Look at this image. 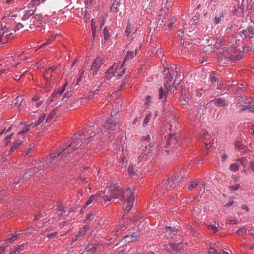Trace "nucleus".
<instances>
[{"mask_svg":"<svg viewBox=\"0 0 254 254\" xmlns=\"http://www.w3.org/2000/svg\"><path fill=\"white\" fill-rule=\"evenodd\" d=\"M67 85V83L66 82L65 83V84H63L62 86V89L60 91H55L54 92H53L52 95L46 100V103L47 105H49L51 103L55 101L58 102L59 101H62V100H63L65 98V96L62 97V95L65 90Z\"/></svg>","mask_w":254,"mask_h":254,"instance_id":"obj_10","label":"nucleus"},{"mask_svg":"<svg viewBox=\"0 0 254 254\" xmlns=\"http://www.w3.org/2000/svg\"><path fill=\"white\" fill-rule=\"evenodd\" d=\"M103 33L104 34V40L105 41L108 40L110 37V34L107 27L104 28Z\"/></svg>","mask_w":254,"mask_h":254,"instance_id":"obj_54","label":"nucleus"},{"mask_svg":"<svg viewBox=\"0 0 254 254\" xmlns=\"http://www.w3.org/2000/svg\"><path fill=\"white\" fill-rule=\"evenodd\" d=\"M233 15L239 16H243V9L241 7L238 6L237 8H235L233 12Z\"/></svg>","mask_w":254,"mask_h":254,"instance_id":"obj_47","label":"nucleus"},{"mask_svg":"<svg viewBox=\"0 0 254 254\" xmlns=\"http://www.w3.org/2000/svg\"><path fill=\"white\" fill-rule=\"evenodd\" d=\"M165 247L168 252L172 253H181L187 247V245L185 243H179L178 244L171 243L165 245Z\"/></svg>","mask_w":254,"mask_h":254,"instance_id":"obj_11","label":"nucleus"},{"mask_svg":"<svg viewBox=\"0 0 254 254\" xmlns=\"http://www.w3.org/2000/svg\"><path fill=\"white\" fill-rule=\"evenodd\" d=\"M238 221L237 219H232V220H230V219H227L226 221V223H227V224H237L238 223Z\"/></svg>","mask_w":254,"mask_h":254,"instance_id":"obj_62","label":"nucleus"},{"mask_svg":"<svg viewBox=\"0 0 254 254\" xmlns=\"http://www.w3.org/2000/svg\"><path fill=\"white\" fill-rule=\"evenodd\" d=\"M46 115L45 113H42L39 117L38 121L33 125V127L40 125L45 119Z\"/></svg>","mask_w":254,"mask_h":254,"instance_id":"obj_49","label":"nucleus"},{"mask_svg":"<svg viewBox=\"0 0 254 254\" xmlns=\"http://www.w3.org/2000/svg\"><path fill=\"white\" fill-rule=\"evenodd\" d=\"M97 249V244H89L86 248L85 249L84 251L80 253V254H83L85 252H91L93 253L96 251Z\"/></svg>","mask_w":254,"mask_h":254,"instance_id":"obj_35","label":"nucleus"},{"mask_svg":"<svg viewBox=\"0 0 254 254\" xmlns=\"http://www.w3.org/2000/svg\"><path fill=\"white\" fill-rule=\"evenodd\" d=\"M242 55H231L229 56V59L232 61H238L242 59Z\"/></svg>","mask_w":254,"mask_h":254,"instance_id":"obj_59","label":"nucleus"},{"mask_svg":"<svg viewBox=\"0 0 254 254\" xmlns=\"http://www.w3.org/2000/svg\"><path fill=\"white\" fill-rule=\"evenodd\" d=\"M10 73L8 74V75L11 76V77L15 80V81H18L21 78V77L27 72V70H24L22 74L21 73V71H20L18 70L15 71H10Z\"/></svg>","mask_w":254,"mask_h":254,"instance_id":"obj_26","label":"nucleus"},{"mask_svg":"<svg viewBox=\"0 0 254 254\" xmlns=\"http://www.w3.org/2000/svg\"><path fill=\"white\" fill-rule=\"evenodd\" d=\"M236 148L240 150H245V147L243 145L241 141L237 140L236 141L235 144Z\"/></svg>","mask_w":254,"mask_h":254,"instance_id":"obj_51","label":"nucleus"},{"mask_svg":"<svg viewBox=\"0 0 254 254\" xmlns=\"http://www.w3.org/2000/svg\"><path fill=\"white\" fill-rule=\"evenodd\" d=\"M90 229V225L87 224L85 225L83 227L80 228L78 233L72 238V242H75L77 241L80 238L85 235L87 232Z\"/></svg>","mask_w":254,"mask_h":254,"instance_id":"obj_21","label":"nucleus"},{"mask_svg":"<svg viewBox=\"0 0 254 254\" xmlns=\"http://www.w3.org/2000/svg\"><path fill=\"white\" fill-rule=\"evenodd\" d=\"M23 101L22 96H18L13 101V104L19 107Z\"/></svg>","mask_w":254,"mask_h":254,"instance_id":"obj_46","label":"nucleus"},{"mask_svg":"<svg viewBox=\"0 0 254 254\" xmlns=\"http://www.w3.org/2000/svg\"><path fill=\"white\" fill-rule=\"evenodd\" d=\"M254 28L251 27H248L246 29L241 32V36L246 39H251L254 37Z\"/></svg>","mask_w":254,"mask_h":254,"instance_id":"obj_23","label":"nucleus"},{"mask_svg":"<svg viewBox=\"0 0 254 254\" xmlns=\"http://www.w3.org/2000/svg\"><path fill=\"white\" fill-rule=\"evenodd\" d=\"M163 112L166 111V113H168V116L170 115V108L169 107V103L167 101H165L163 104Z\"/></svg>","mask_w":254,"mask_h":254,"instance_id":"obj_50","label":"nucleus"},{"mask_svg":"<svg viewBox=\"0 0 254 254\" xmlns=\"http://www.w3.org/2000/svg\"><path fill=\"white\" fill-rule=\"evenodd\" d=\"M129 225V220L126 218H122L118 222V224L115 227L113 230L114 235H117L120 231H123L127 228Z\"/></svg>","mask_w":254,"mask_h":254,"instance_id":"obj_16","label":"nucleus"},{"mask_svg":"<svg viewBox=\"0 0 254 254\" xmlns=\"http://www.w3.org/2000/svg\"><path fill=\"white\" fill-rule=\"evenodd\" d=\"M26 244H22L16 246H14L13 249L10 251L9 254H17L23 251L25 249Z\"/></svg>","mask_w":254,"mask_h":254,"instance_id":"obj_32","label":"nucleus"},{"mask_svg":"<svg viewBox=\"0 0 254 254\" xmlns=\"http://www.w3.org/2000/svg\"><path fill=\"white\" fill-rule=\"evenodd\" d=\"M17 239H18L17 238L16 236H15V234H9L7 236L5 241H6L7 243H12Z\"/></svg>","mask_w":254,"mask_h":254,"instance_id":"obj_48","label":"nucleus"},{"mask_svg":"<svg viewBox=\"0 0 254 254\" xmlns=\"http://www.w3.org/2000/svg\"><path fill=\"white\" fill-rule=\"evenodd\" d=\"M209 254H220V251L218 252L217 250L213 247H209L208 250Z\"/></svg>","mask_w":254,"mask_h":254,"instance_id":"obj_57","label":"nucleus"},{"mask_svg":"<svg viewBox=\"0 0 254 254\" xmlns=\"http://www.w3.org/2000/svg\"><path fill=\"white\" fill-rule=\"evenodd\" d=\"M35 10H25L21 19L25 22L26 27L41 31L44 29L43 15L41 14H35Z\"/></svg>","mask_w":254,"mask_h":254,"instance_id":"obj_2","label":"nucleus"},{"mask_svg":"<svg viewBox=\"0 0 254 254\" xmlns=\"http://www.w3.org/2000/svg\"><path fill=\"white\" fill-rule=\"evenodd\" d=\"M248 110L250 112H252V113H254V108L251 107H248V106H246V107H245L243 108H242L240 111V112H242L244 110Z\"/></svg>","mask_w":254,"mask_h":254,"instance_id":"obj_61","label":"nucleus"},{"mask_svg":"<svg viewBox=\"0 0 254 254\" xmlns=\"http://www.w3.org/2000/svg\"><path fill=\"white\" fill-rule=\"evenodd\" d=\"M218 227L219 224L214 222V224H210L208 226V228L213 233H216L219 231Z\"/></svg>","mask_w":254,"mask_h":254,"instance_id":"obj_41","label":"nucleus"},{"mask_svg":"<svg viewBox=\"0 0 254 254\" xmlns=\"http://www.w3.org/2000/svg\"><path fill=\"white\" fill-rule=\"evenodd\" d=\"M56 35L53 34L52 35L51 37L49 38V39L46 42L44 43L42 45V46H44L50 44L52 42V41H53V40L56 38Z\"/></svg>","mask_w":254,"mask_h":254,"instance_id":"obj_55","label":"nucleus"},{"mask_svg":"<svg viewBox=\"0 0 254 254\" xmlns=\"http://www.w3.org/2000/svg\"><path fill=\"white\" fill-rule=\"evenodd\" d=\"M33 124L32 123L28 122L25 125L23 129L20 132H18V134H24L27 132L30 129V126Z\"/></svg>","mask_w":254,"mask_h":254,"instance_id":"obj_42","label":"nucleus"},{"mask_svg":"<svg viewBox=\"0 0 254 254\" xmlns=\"http://www.w3.org/2000/svg\"><path fill=\"white\" fill-rule=\"evenodd\" d=\"M163 74L165 76V93L163 88H160V99H161L164 95L171 94L174 92L176 90V86L174 85V78L177 76L176 67L174 65L170 67H165Z\"/></svg>","mask_w":254,"mask_h":254,"instance_id":"obj_3","label":"nucleus"},{"mask_svg":"<svg viewBox=\"0 0 254 254\" xmlns=\"http://www.w3.org/2000/svg\"><path fill=\"white\" fill-rule=\"evenodd\" d=\"M169 134L170 136L167 140L166 147L169 148L170 152H176L177 154L182 150L181 138L176 134L172 135L171 132H169Z\"/></svg>","mask_w":254,"mask_h":254,"instance_id":"obj_8","label":"nucleus"},{"mask_svg":"<svg viewBox=\"0 0 254 254\" xmlns=\"http://www.w3.org/2000/svg\"><path fill=\"white\" fill-rule=\"evenodd\" d=\"M132 27L131 25L128 22L125 34L127 37H128L130 33L131 32Z\"/></svg>","mask_w":254,"mask_h":254,"instance_id":"obj_52","label":"nucleus"},{"mask_svg":"<svg viewBox=\"0 0 254 254\" xmlns=\"http://www.w3.org/2000/svg\"><path fill=\"white\" fill-rule=\"evenodd\" d=\"M17 19H19V16L14 12L10 13L6 18L7 22L12 24L16 31L25 26V22L23 23L18 22Z\"/></svg>","mask_w":254,"mask_h":254,"instance_id":"obj_13","label":"nucleus"},{"mask_svg":"<svg viewBox=\"0 0 254 254\" xmlns=\"http://www.w3.org/2000/svg\"><path fill=\"white\" fill-rule=\"evenodd\" d=\"M132 189L133 188H127L125 189L122 187L118 186L116 184H112L110 189L112 200L116 199L122 200V199H125L129 191L130 192V190H132Z\"/></svg>","mask_w":254,"mask_h":254,"instance_id":"obj_7","label":"nucleus"},{"mask_svg":"<svg viewBox=\"0 0 254 254\" xmlns=\"http://www.w3.org/2000/svg\"><path fill=\"white\" fill-rule=\"evenodd\" d=\"M125 70L126 69L124 68L117 75V78L118 79H120L122 76L125 73Z\"/></svg>","mask_w":254,"mask_h":254,"instance_id":"obj_64","label":"nucleus"},{"mask_svg":"<svg viewBox=\"0 0 254 254\" xmlns=\"http://www.w3.org/2000/svg\"><path fill=\"white\" fill-rule=\"evenodd\" d=\"M196 94V96L200 97L203 95V91L202 88L200 89H195L194 91H193V88L192 86L191 88L189 87L188 89V91H186L185 89H182L181 95L182 97L183 98V100H181L180 101L182 102L183 104H185L186 102H188V101L191 98L193 95L194 94V93Z\"/></svg>","mask_w":254,"mask_h":254,"instance_id":"obj_9","label":"nucleus"},{"mask_svg":"<svg viewBox=\"0 0 254 254\" xmlns=\"http://www.w3.org/2000/svg\"><path fill=\"white\" fill-rule=\"evenodd\" d=\"M170 5V3L166 1V2L164 4V7H162L161 12V14H160V19L162 18L161 16H162L163 19H165V16L167 14V12L169 9V7Z\"/></svg>","mask_w":254,"mask_h":254,"instance_id":"obj_34","label":"nucleus"},{"mask_svg":"<svg viewBox=\"0 0 254 254\" xmlns=\"http://www.w3.org/2000/svg\"><path fill=\"white\" fill-rule=\"evenodd\" d=\"M135 193V189H132V190L129 191L128 194L126 196L125 199H122L125 200L124 204L125 211L127 212H129L133 207L134 201V194Z\"/></svg>","mask_w":254,"mask_h":254,"instance_id":"obj_12","label":"nucleus"},{"mask_svg":"<svg viewBox=\"0 0 254 254\" xmlns=\"http://www.w3.org/2000/svg\"><path fill=\"white\" fill-rule=\"evenodd\" d=\"M57 66H52L45 70L43 73V77L46 80V84L48 85L50 82V79L53 76V73L55 72L57 69Z\"/></svg>","mask_w":254,"mask_h":254,"instance_id":"obj_20","label":"nucleus"},{"mask_svg":"<svg viewBox=\"0 0 254 254\" xmlns=\"http://www.w3.org/2000/svg\"><path fill=\"white\" fill-rule=\"evenodd\" d=\"M184 175V171L180 170L171 175L166 176L161 183V187L166 190H170L174 188L183 178Z\"/></svg>","mask_w":254,"mask_h":254,"instance_id":"obj_6","label":"nucleus"},{"mask_svg":"<svg viewBox=\"0 0 254 254\" xmlns=\"http://www.w3.org/2000/svg\"><path fill=\"white\" fill-rule=\"evenodd\" d=\"M100 133L98 126L96 124L88 126L84 129L81 134H75L72 137V142L74 140V136H76V144L79 143V145H77V147L74 149H76L78 147L81 146V144L86 141H88L87 143H89V139H91L97 134Z\"/></svg>","mask_w":254,"mask_h":254,"instance_id":"obj_5","label":"nucleus"},{"mask_svg":"<svg viewBox=\"0 0 254 254\" xmlns=\"http://www.w3.org/2000/svg\"><path fill=\"white\" fill-rule=\"evenodd\" d=\"M100 133L98 126L96 124L88 126L84 129L81 134H75L72 137V142L74 140V136H76V144L79 143V145H77V147L74 149H76L78 147L81 146V144L86 141H88L87 143H89V139H91L97 134Z\"/></svg>","mask_w":254,"mask_h":254,"instance_id":"obj_4","label":"nucleus"},{"mask_svg":"<svg viewBox=\"0 0 254 254\" xmlns=\"http://www.w3.org/2000/svg\"><path fill=\"white\" fill-rule=\"evenodd\" d=\"M28 229L25 230H21V231H19L16 232L15 233V236H16V237H17V239H18V238H19L20 237V236L24 233H23L24 232H25V234L26 235H29L30 233H29L28 232Z\"/></svg>","mask_w":254,"mask_h":254,"instance_id":"obj_53","label":"nucleus"},{"mask_svg":"<svg viewBox=\"0 0 254 254\" xmlns=\"http://www.w3.org/2000/svg\"><path fill=\"white\" fill-rule=\"evenodd\" d=\"M173 120V118L172 117H169L167 119L165 120L164 123V127H162L163 130L166 131L167 130H169V132L172 127V124H171V121Z\"/></svg>","mask_w":254,"mask_h":254,"instance_id":"obj_28","label":"nucleus"},{"mask_svg":"<svg viewBox=\"0 0 254 254\" xmlns=\"http://www.w3.org/2000/svg\"><path fill=\"white\" fill-rule=\"evenodd\" d=\"M10 22H8L7 24H5L3 27L2 24L1 25V28H4V30L5 33H8V34H10L12 36L15 32L16 30L13 27L12 24Z\"/></svg>","mask_w":254,"mask_h":254,"instance_id":"obj_27","label":"nucleus"},{"mask_svg":"<svg viewBox=\"0 0 254 254\" xmlns=\"http://www.w3.org/2000/svg\"><path fill=\"white\" fill-rule=\"evenodd\" d=\"M150 140V135H147V136H143L141 141L142 142V144H144L145 145V148H147V146H146V142H149Z\"/></svg>","mask_w":254,"mask_h":254,"instance_id":"obj_56","label":"nucleus"},{"mask_svg":"<svg viewBox=\"0 0 254 254\" xmlns=\"http://www.w3.org/2000/svg\"><path fill=\"white\" fill-rule=\"evenodd\" d=\"M4 28H1L0 33L1 34V36H2L3 39L4 40L3 42L6 43L12 38V36H11L10 34H8V33H5V31H4Z\"/></svg>","mask_w":254,"mask_h":254,"instance_id":"obj_39","label":"nucleus"},{"mask_svg":"<svg viewBox=\"0 0 254 254\" xmlns=\"http://www.w3.org/2000/svg\"><path fill=\"white\" fill-rule=\"evenodd\" d=\"M152 115L151 113H149L146 115L145 117L144 122H143V126H146L148 123L150 121Z\"/></svg>","mask_w":254,"mask_h":254,"instance_id":"obj_58","label":"nucleus"},{"mask_svg":"<svg viewBox=\"0 0 254 254\" xmlns=\"http://www.w3.org/2000/svg\"><path fill=\"white\" fill-rule=\"evenodd\" d=\"M96 201H99L98 196L97 195H92L86 202L84 207H87L92 204H94Z\"/></svg>","mask_w":254,"mask_h":254,"instance_id":"obj_31","label":"nucleus"},{"mask_svg":"<svg viewBox=\"0 0 254 254\" xmlns=\"http://www.w3.org/2000/svg\"><path fill=\"white\" fill-rule=\"evenodd\" d=\"M139 235L136 232H129L127 235L123 237L122 240L126 242H133L137 239Z\"/></svg>","mask_w":254,"mask_h":254,"instance_id":"obj_24","label":"nucleus"},{"mask_svg":"<svg viewBox=\"0 0 254 254\" xmlns=\"http://www.w3.org/2000/svg\"><path fill=\"white\" fill-rule=\"evenodd\" d=\"M11 128H12V126H10L6 130L4 129L3 131H2L1 132H0V136L3 134V133H7L9 132H10L11 130Z\"/></svg>","mask_w":254,"mask_h":254,"instance_id":"obj_63","label":"nucleus"},{"mask_svg":"<svg viewBox=\"0 0 254 254\" xmlns=\"http://www.w3.org/2000/svg\"><path fill=\"white\" fill-rule=\"evenodd\" d=\"M137 170L135 169V166L133 164H130L128 168V173L130 177H133L137 175Z\"/></svg>","mask_w":254,"mask_h":254,"instance_id":"obj_38","label":"nucleus"},{"mask_svg":"<svg viewBox=\"0 0 254 254\" xmlns=\"http://www.w3.org/2000/svg\"><path fill=\"white\" fill-rule=\"evenodd\" d=\"M148 224L147 222L145 221L144 220H140L139 221H136L134 224V226H136L135 229L137 230V234L139 232H142L145 231L146 228L148 227Z\"/></svg>","mask_w":254,"mask_h":254,"instance_id":"obj_22","label":"nucleus"},{"mask_svg":"<svg viewBox=\"0 0 254 254\" xmlns=\"http://www.w3.org/2000/svg\"><path fill=\"white\" fill-rule=\"evenodd\" d=\"M240 186V184L237 183L234 185L230 186L229 189L235 191L239 189Z\"/></svg>","mask_w":254,"mask_h":254,"instance_id":"obj_60","label":"nucleus"},{"mask_svg":"<svg viewBox=\"0 0 254 254\" xmlns=\"http://www.w3.org/2000/svg\"><path fill=\"white\" fill-rule=\"evenodd\" d=\"M225 40L223 38L217 39V40L215 41L214 44L213 45V48L214 49H218L221 46L224 45L225 44Z\"/></svg>","mask_w":254,"mask_h":254,"instance_id":"obj_36","label":"nucleus"},{"mask_svg":"<svg viewBox=\"0 0 254 254\" xmlns=\"http://www.w3.org/2000/svg\"><path fill=\"white\" fill-rule=\"evenodd\" d=\"M45 1V0H31L30 2L28 4L24 3L25 5H27V6L29 8H35L36 10V8L38 6L41 2H43Z\"/></svg>","mask_w":254,"mask_h":254,"instance_id":"obj_30","label":"nucleus"},{"mask_svg":"<svg viewBox=\"0 0 254 254\" xmlns=\"http://www.w3.org/2000/svg\"><path fill=\"white\" fill-rule=\"evenodd\" d=\"M244 161V159L241 158L237 160V163L232 164L229 167L230 170L233 172H236L239 170V166L242 165V161Z\"/></svg>","mask_w":254,"mask_h":254,"instance_id":"obj_33","label":"nucleus"},{"mask_svg":"<svg viewBox=\"0 0 254 254\" xmlns=\"http://www.w3.org/2000/svg\"><path fill=\"white\" fill-rule=\"evenodd\" d=\"M226 12L225 11H223L221 12V13L219 15V16H217L215 17L214 20V24H218L221 22V18L224 17L225 15H226Z\"/></svg>","mask_w":254,"mask_h":254,"instance_id":"obj_44","label":"nucleus"},{"mask_svg":"<svg viewBox=\"0 0 254 254\" xmlns=\"http://www.w3.org/2000/svg\"><path fill=\"white\" fill-rule=\"evenodd\" d=\"M102 64V59L100 58H97L93 62L91 70L92 71V74L93 76L97 75Z\"/></svg>","mask_w":254,"mask_h":254,"instance_id":"obj_19","label":"nucleus"},{"mask_svg":"<svg viewBox=\"0 0 254 254\" xmlns=\"http://www.w3.org/2000/svg\"><path fill=\"white\" fill-rule=\"evenodd\" d=\"M216 106L219 107H224L226 105V101L221 98H216L211 101Z\"/></svg>","mask_w":254,"mask_h":254,"instance_id":"obj_37","label":"nucleus"},{"mask_svg":"<svg viewBox=\"0 0 254 254\" xmlns=\"http://www.w3.org/2000/svg\"><path fill=\"white\" fill-rule=\"evenodd\" d=\"M120 5V2L118 1H115L112 4L110 8L111 11L117 13L119 11L118 7Z\"/></svg>","mask_w":254,"mask_h":254,"instance_id":"obj_40","label":"nucleus"},{"mask_svg":"<svg viewBox=\"0 0 254 254\" xmlns=\"http://www.w3.org/2000/svg\"><path fill=\"white\" fill-rule=\"evenodd\" d=\"M23 142L21 141H16L14 142L10 149V152L11 153L15 151L17 148H18L22 144Z\"/></svg>","mask_w":254,"mask_h":254,"instance_id":"obj_43","label":"nucleus"},{"mask_svg":"<svg viewBox=\"0 0 254 254\" xmlns=\"http://www.w3.org/2000/svg\"><path fill=\"white\" fill-rule=\"evenodd\" d=\"M111 191L109 190H108L106 191L105 189L103 190H101L98 195L99 199V202L102 203L103 201H104L105 203L107 202L110 201L112 200L111 195H110Z\"/></svg>","mask_w":254,"mask_h":254,"instance_id":"obj_18","label":"nucleus"},{"mask_svg":"<svg viewBox=\"0 0 254 254\" xmlns=\"http://www.w3.org/2000/svg\"><path fill=\"white\" fill-rule=\"evenodd\" d=\"M200 137L203 140L207 148H209L214 143V139L205 130H202L199 134Z\"/></svg>","mask_w":254,"mask_h":254,"instance_id":"obj_17","label":"nucleus"},{"mask_svg":"<svg viewBox=\"0 0 254 254\" xmlns=\"http://www.w3.org/2000/svg\"><path fill=\"white\" fill-rule=\"evenodd\" d=\"M117 70V67L114 68V64L111 66L105 72L104 76L101 79V85L106 84L109 85L110 84L111 79L115 76V73Z\"/></svg>","mask_w":254,"mask_h":254,"instance_id":"obj_14","label":"nucleus"},{"mask_svg":"<svg viewBox=\"0 0 254 254\" xmlns=\"http://www.w3.org/2000/svg\"><path fill=\"white\" fill-rule=\"evenodd\" d=\"M138 51V48L135 50V51H129L127 52L125 57L124 58L123 61L121 64L120 69H121L124 66V64L127 61L132 59L136 54Z\"/></svg>","mask_w":254,"mask_h":254,"instance_id":"obj_25","label":"nucleus"},{"mask_svg":"<svg viewBox=\"0 0 254 254\" xmlns=\"http://www.w3.org/2000/svg\"><path fill=\"white\" fill-rule=\"evenodd\" d=\"M76 136L74 138L72 143L68 145L63 144L58 147L56 152L51 154L47 156L46 158H43L40 161L39 167L40 170H44L47 168H54L57 166L60 162L61 158H64L67 157L68 155L73 151L79 143L76 144Z\"/></svg>","mask_w":254,"mask_h":254,"instance_id":"obj_1","label":"nucleus"},{"mask_svg":"<svg viewBox=\"0 0 254 254\" xmlns=\"http://www.w3.org/2000/svg\"><path fill=\"white\" fill-rule=\"evenodd\" d=\"M54 211H57L60 212V214H57V216L55 217L56 219L58 220L60 219L62 214L65 212V210L64 207H63L61 204H59L58 205L55 206L53 207Z\"/></svg>","mask_w":254,"mask_h":254,"instance_id":"obj_29","label":"nucleus"},{"mask_svg":"<svg viewBox=\"0 0 254 254\" xmlns=\"http://www.w3.org/2000/svg\"><path fill=\"white\" fill-rule=\"evenodd\" d=\"M117 125V121L116 118L114 117L113 113H111L110 118H109L105 123L104 125V128L106 129V131L108 133H111L112 131L116 130Z\"/></svg>","mask_w":254,"mask_h":254,"instance_id":"obj_15","label":"nucleus"},{"mask_svg":"<svg viewBox=\"0 0 254 254\" xmlns=\"http://www.w3.org/2000/svg\"><path fill=\"white\" fill-rule=\"evenodd\" d=\"M198 181L197 179H195L189 182L188 186V189L192 190L194 189L198 185Z\"/></svg>","mask_w":254,"mask_h":254,"instance_id":"obj_45","label":"nucleus"}]
</instances>
